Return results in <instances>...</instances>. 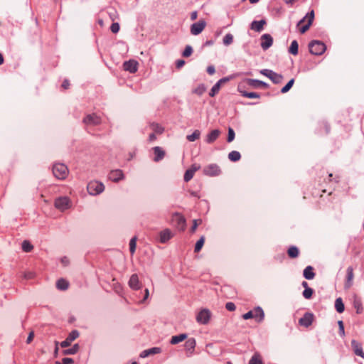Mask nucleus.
I'll use <instances>...</instances> for the list:
<instances>
[{
	"mask_svg": "<svg viewBox=\"0 0 364 364\" xmlns=\"http://www.w3.org/2000/svg\"><path fill=\"white\" fill-rule=\"evenodd\" d=\"M68 168L64 164L57 163L53 166V173L58 179H65L68 176Z\"/></svg>",
	"mask_w": 364,
	"mask_h": 364,
	"instance_id": "f257e3e1",
	"label": "nucleus"
},
{
	"mask_svg": "<svg viewBox=\"0 0 364 364\" xmlns=\"http://www.w3.org/2000/svg\"><path fill=\"white\" fill-rule=\"evenodd\" d=\"M309 51L311 54L315 55H322L326 49V45L319 41H312L309 44Z\"/></svg>",
	"mask_w": 364,
	"mask_h": 364,
	"instance_id": "f03ea898",
	"label": "nucleus"
},
{
	"mask_svg": "<svg viewBox=\"0 0 364 364\" xmlns=\"http://www.w3.org/2000/svg\"><path fill=\"white\" fill-rule=\"evenodd\" d=\"M87 189L90 195L97 196L104 191L105 186L100 181H92L88 183Z\"/></svg>",
	"mask_w": 364,
	"mask_h": 364,
	"instance_id": "7ed1b4c3",
	"label": "nucleus"
},
{
	"mask_svg": "<svg viewBox=\"0 0 364 364\" xmlns=\"http://www.w3.org/2000/svg\"><path fill=\"white\" fill-rule=\"evenodd\" d=\"M314 18V11L312 10L310 12L307 13L306 15L298 22L297 26H299L301 24H302L306 21V19L308 20V22L306 24L300 26L299 31L301 33H304L306 31H307L309 30L311 25L312 24Z\"/></svg>",
	"mask_w": 364,
	"mask_h": 364,
	"instance_id": "20e7f679",
	"label": "nucleus"
},
{
	"mask_svg": "<svg viewBox=\"0 0 364 364\" xmlns=\"http://www.w3.org/2000/svg\"><path fill=\"white\" fill-rule=\"evenodd\" d=\"M260 73L269 78L274 84H279L282 82L283 76L272 70L263 69L260 71Z\"/></svg>",
	"mask_w": 364,
	"mask_h": 364,
	"instance_id": "39448f33",
	"label": "nucleus"
},
{
	"mask_svg": "<svg viewBox=\"0 0 364 364\" xmlns=\"http://www.w3.org/2000/svg\"><path fill=\"white\" fill-rule=\"evenodd\" d=\"M211 317V312L208 309L200 310L196 316V321L199 324L205 325L208 323Z\"/></svg>",
	"mask_w": 364,
	"mask_h": 364,
	"instance_id": "423d86ee",
	"label": "nucleus"
},
{
	"mask_svg": "<svg viewBox=\"0 0 364 364\" xmlns=\"http://www.w3.org/2000/svg\"><path fill=\"white\" fill-rule=\"evenodd\" d=\"M70 200L68 197H59L55 200V207L60 211H65L70 208Z\"/></svg>",
	"mask_w": 364,
	"mask_h": 364,
	"instance_id": "0eeeda50",
	"label": "nucleus"
},
{
	"mask_svg": "<svg viewBox=\"0 0 364 364\" xmlns=\"http://www.w3.org/2000/svg\"><path fill=\"white\" fill-rule=\"evenodd\" d=\"M203 173L208 176H217L221 173V170L218 165L211 164L203 168Z\"/></svg>",
	"mask_w": 364,
	"mask_h": 364,
	"instance_id": "6e6552de",
	"label": "nucleus"
},
{
	"mask_svg": "<svg viewBox=\"0 0 364 364\" xmlns=\"http://www.w3.org/2000/svg\"><path fill=\"white\" fill-rule=\"evenodd\" d=\"M82 122L86 126H96L101 123V118L96 114H90L84 117Z\"/></svg>",
	"mask_w": 364,
	"mask_h": 364,
	"instance_id": "1a4fd4ad",
	"label": "nucleus"
},
{
	"mask_svg": "<svg viewBox=\"0 0 364 364\" xmlns=\"http://www.w3.org/2000/svg\"><path fill=\"white\" fill-rule=\"evenodd\" d=\"M206 22L204 20H200L193 23L191 26V33L192 35L197 36L200 34L205 28Z\"/></svg>",
	"mask_w": 364,
	"mask_h": 364,
	"instance_id": "9d476101",
	"label": "nucleus"
},
{
	"mask_svg": "<svg viewBox=\"0 0 364 364\" xmlns=\"http://www.w3.org/2000/svg\"><path fill=\"white\" fill-rule=\"evenodd\" d=\"M273 43V38L270 34L264 33L261 36L260 46L264 50L269 49Z\"/></svg>",
	"mask_w": 364,
	"mask_h": 364,
	"instance_id": "9b49d317",
	"label": "nucleus"
},
{
	"mask_svg": "<svg viewBox=\"0 0 364 364\" xmlns=\"http://www.w3.org/2000/svg\"><path fill=\"white\" fill-rule=\"evenodd\" d=\"M79 335L80 333L78 331L73 330L69 333L66 339L60 343V346L62 348H66L69 346L73 341H75L76 338L79 337Z\"/></svg>",
	"mask_w": 364,
	"mask_h": 364,
	"instance_id": "f8f14e48",
	"label": "nucleus"
},
{
	"mask_svg": "<svg viewBox=\"0 0 364 364\" xmlns=\"http://www.w3.org/2000/svg\"><path fill=\"white\" fill-rule=\"evenodd\" d=\"M123 68L126 71L134 73L138 70V63L135 60H129L123 63Z\"/></svg>",
	"mask_w": 364,
	"mask_h": 364,
	"instance_id": "ddd939ff",
	"label": "nucleus"
},
{
	"mask_svg": "<svg viewBox=\"0 0 364 364\" xmlns=\"http://www.w3.org/2000/svg\"><path fill=\"white\" fill-rule=\"evenodd\" d=\"M314 320V314L312 313L306 312L304 316L299 320V323L301 326L309 327L312 324Z\"/></svg>",
	"mask_w": 364,
	"mask_h": 364,
	"instance_id": "4468645a",
	"label": "nucleus"
},
{
	"mask_svg": "<svg viewBox=\"0 0 364 364\" xmlns=\"http://www.w3.org/2000/svg\"><path fill=\"white\" fill-rule=\"evenodd\" d=\"M354 273L353 267L350 266L346 269V277L345 282V289H349L353 283Z\"/></svg>",
	"mask_w": 364,
	"mask_h": 364,
	"instance_id": "2eb2a0df",
	"label": "nucleus"
},
{
	"mask_svg": "<svg viewBox=\"0 0 364 364\" xmlns=\"http://www.w3.org/2000/svg\"><path fill=\"white\" fill-rule=\"evenodd\" d=\"M173 235L170 229L166 228L159 232V241L161 243H166L173 237Z\"/></svg>",
	"mask_w": 364,
	"mask_h": 364,
	"instance_id": "dca6fc26",
	"label": "nucleus"
},
{
	"mask_svg": "<svg viewBox=\"0 0 364 364\" xmlns=\"http://www.w3.org/2000/svg\"><path fill=\"white\" fill-rule=\"evenodd\" d=\"M109 178L114 182H118L124 178V173L122 170L116 169L110 171Z\"/></svg>",
	"mask_w": 364,
	"mask_h": 364,
	"instance_id": "f3484780",
	"label": "nucleus"
},
{
	"mask_svg": "<svg viewBox=\"0 0 364 364\" xmlns=\"http://www.w3.org/2000/svg\"><path fill=\"white\" fill-rule=\"evenodd\" d=\"M351 346L356 355L364 358V352L363 350L362 345L359 342L355 340H352Z\"/></svg>",
	"mask_w": 364,
	"mask_h": 364,
	"instance_id": "a211bd4d",
	"label": "nucleus"
},
{
	"mask_svg": "<svg viewBox=\"0 0 364 364\" xmlns=\"http://www.w3.org/2000/svg\"><path fill=\"white\" fill-rule=\"evenodd\" d=\"M220 132L219 129H213L210 133H208L205 137V142L207 144L213 143L220 136Z\"/></svg>",
	"mask_w": 364,
	"mask_h": 364,
	"instance_id": "6ab92c4d",
	"label": "nucleus"
},
{
	"mask_svg": "<svg viewBox=\"0 0 364 364\" xmlns=\"http://www.w3.org/2000/svg\"><path fill=\"white\" fill-rule=\"evenodd\" d=\"M129 286L131 289L134 290H138L140 289L141 286L139 284V280L137 274H134L130 277V279L129 280Z\"/></svg>",
	"mask_w": 364,
	"mask_h": 364,
	"instance_id": "aec40b11",
	"label": "nucleus"
},
{
	"mask_svg": "<svg viewBox=\"0 0 364 364\" xmlns=\"http://www.w3.org/2000/svg\"><path fill=\"white\" fill-rule=\"evenodd\" d=\"M252 311H253V316H254L253 318H255L257 321L260 322L264 319V313L263 309L261 307L257 306V307L255 308L252 310Z\"/></svg>",
	"mask_w": 364,
	"mask_h": 364,
	"instance_id": "412c9836",
	"label": "nucleus"
},
{
	"mask_svg": "<svg viewBox=\"0 0 364 364\" xmlns=\"http://www.w3.org/2000/svg\"><path fill=\"white\" fill-rule=\"evenodd\" d=\"M161 352V349L160 348L154 347V348H151L149 349L143 350L140 354V357L146 358L150 355L158 354V353H160Z\"/></svg>",
	"mask_w": 364,
	"mask_h": 364,
	"instance_id": "4be33fe9",
	"label": "nucleus"
},
{
	"mask_svg": "<svg viewBox=\"0 0 364 364\" xmlns=\"http://www.w3.org/2000/svg\"><path fill=\"white\" fill-rule=\"evenodd\" d=\"M266 24V21L262 19L260 21H253L251 23V29L260 32L263 29L264 25Z\"/></svg>",
	"mask_w": 364,
	"mask_h": 364,
	"instance_id": "5701e85b",
	"label": "nucleus"
},
{
	"mask_svg": "<svg viewBox=\"0 0 364 364\" xmlns=\"http://www.w3.org/2000/svg\"><path fill=\"white\" fill-rule=\"evenodd\" d=\"M248 85L253 87H263L264 88H267L269 87L268 84L255 79H248L247 80Z\"/></svg>",
	"mask_w": 364,
	"mask_h": 364,
	"instance_id": "b1692460",
	"label": "nucleus"
},
{
	"mask_svg": "<svg viewBox=\"0 0 364 364\" xmlns=\"http://www.w3.org/2000/svg\"><path fill=\"white\" fill-rule=\"evenodd\" d=\"M303 276L305 279L308 280L313 279L315 277V273L314 272V268L311 266H307L303 272Z\"/></svg>",
	"mask_w": 364,
	"mask_h": 364,
	"instance_id": "393cba45",
	"label": "nucleus"
},
{
	"mask_svg": "<svg viewBox=\"0 0 364 364\" xmlns=\"http://www.w3.org/2000/svg\"><path fill=\"white\" fill-rule=\"evenodd\" d=\"M196 341L193 338H188L185 343V348L186 351L192 353L196 348Z\"/></svg>",
	"mask_w": 364,
	"mask_h": 364,
	"instance_id": "a878e982",
	"label": "nucleus"
},
{
	"mask_svg": "<svg viewBox=\"0 0 364 364\" xmlns=\"http://www.w3.org/2000/svg\"><path fill=\"white\" fill-rule=\"evenodd\" d=\"M154 161H159L163 159V158L165 156L164 151L159 146H155L154 148Z\"/></svg>",
	"mask_w": 364,
	"mask_h": 364,
	"instance_id": "bb28decb",
	"label": "nucleus"
},
{
	"mask_svg": "<svg viewBox=\"0 0 364 364\" xmlns=\"http://www.w3.org/2000/svg\"><path fill=\"white\" fill-rule=\"evenodd\" d=\"M186 333H181L176 336H173L171 337L170 341L171 344L176 345L179 343L180 342L184 341L187 338Z\"/></svg>",
	"mask_w": 364,
	"mask_h": 364,
	"instance_id": "cd10ccee",
	"label": "nucleus"
},
{
	"mask_svg": "<svg viewBox=\"0 0 364 364\" xmlns=\"http://www.w3.org/2000/svg\"><path fill=\"white\" fill-rule=\"evenodd\" d=\"M249 364H264L260 354L259 353H254L249 361Z\"/></svg>",
	"mask_w": 364,
	"mask_h": 364,
	"instance_id": "c85d7f7f",
	"label": "nucleus"
},
{
	"mask_svg": "<svg viewBox=\"0 0 364 364\" xmlns=\"http://www.w3.org/2000/svg\"><path fill=\"white\" fill-rule=\"evenodd\" d=\"M56 287L60 290H66L69 287V283L64 279H60L56 282Z\"/></svg>",
	"mask_w": 364,
	"mask_h": 364,
	"instance_id": "c756f323",
	"label": "nucleus"
},
{
	"mask_svg": "<svg viewBox=\"0 0 364 364\" xmlns=\"http://www.w3.org/2000/svg\"><path fill=\"white\" fill-rule=\"evenodd\" d=\"M335 308L338 313H343L345 310L344 304L341 297L337 298L335 301Z\"/></svg>",
	"mask_w": 364,
	"mask_h": 364,
	"instance_id": "7c9ffc66",
	"label": "nucleus"
},
{
	"mask_svg": "<svg viewBox=\"0 0 364 364\" xmlns=\"http://www.w3.org/2000/svg\"><path fill=\"white\" fill-rule=\"evenodd\" d=\"M239 92H240L241 95L245 97H247V98H259L260 97V95L257 92H247V91L240 90H239Z\"/></svg>",
	"mask_w": 364,
	"mask_h": 364,
	"instance_id": "2f4dec72",
	"label": "nucleus"
},
{
	"mask_svg": "<svg viewBox=\"0 0 364 364\" xmlns=\"http://www.w3.org/2000/svg\"><path fill=\"white\" fill-rule=\"evenodd\" d=\"M289 52L294 55H296L298 54L299 44L296 40L291 41L290 47L289 48Z\"/></svg>",
	"mask_w": 364,
	"mask_h": 364,
	"instance_id": "473e14b6",
	"label": "nucleus"
},
{
	"mask_svg": "<svg viewBox=\"0 0 364 364\" xmlns=\"http://www.w3.org/2000/svg\"><path fill=\"white\" fill-rule=\"evenodd\" d=\"M80 346L79 344L75 343L73 346L72 348L65 349L63 351V355H74L77 353L79 350Z\"/></svg>",
	"mask_w": 364,
	"mask_h": 364,
	"instance_id": "72a5a7b5",
	"label": "nucleus"
},
{
	"mask_svg": "<svg viewBox=\"0 0 364 364\" xmlns=\"http://www.w3.org/2000/svg\"><path fill=\"white\" fill-rule=\"evenodd\" d=\"M240 158H241L240 153L237 151H232L228 154V159L231 161H234V162L237 161L240 159Z\"/></svg>",
	"mask_w": 364,
	"mask_h": 364,
	"instance_id": "f704fd0d",
	"label": "nucleus"
},
{
	"mask_svg": "<svg viewBox=\"0 0 364 364\" xmlns=\"http://www.w3.org/2000/svg\"><path fill=\"white\" fill-rule=\"evenodd\" d=\"M299 251L296 246H291L288 250V255L291 258H296L299 256Z\"/></svg>",
	"mask_w": 364,
	"mask_h": 364,
	"instance_id": "c9c22d12",
	"label": "nucleus"
},
{
	"mask_svg": "<svg viewBox=\"0 0 364 364\" xmlns=\"http://www.w3.org/2000/svg\"><path fill=\"white\" fill-rule=\"evenodd\" d=\"M200 136V131L198 129L195 130L191 134L187 135L186 139L189 141H195L198 139Z\"/></svg>",
	"mask_w": 364,
	"mask_h": 364,
	"instance_id": "e433bc0d",
	"label": "nucleus"
},
{
	"mask_svg": "<svg viewBox=\"0 0 364 364\" xmlns=\"http://www.w3.org/2000/svg\"><path fill=\"white\" fill-rule=\"evenodd\" d=\"M21 247H22V250L23 252H30L33 250V246L31 244V242L29 241L24 240L22 242Z\"/></svg>",
	"mask_w": 364,
	"mask_h": 364,
	"instance_id": "4c0bfd02",
	"label": "nucleus"
},
{
	"mask_svg": "<svg viewBox=\"0 0 364 364\" xmlns=\"http://www.w3.org/2000/svg\"><path fill=\"white\" fill-rule=\"evenodd\" d=\"M205 90H206V87H205V85L202 83V84L198 85L197 86V87H196L193 90V92L200 96L205 92Z\"/></svg>",
	"mask_w": 364,
	"mask_h": 364,
	"instance_id": "58836bf2",
	"label": "nucleus"
},
{
	"mask_svg": "<svg viewBox=\"0 0 364 364\" xmlns=\"http://www.w3.org/2000/svg\"><path fill=\"white\" fill-rule=\"evenodd\" d=\"M204 242H205V237L202 236L196 243L195 248H194L195 252H198L200 251V250L202 249V247L203 246Z\"/></svg>",
	"mask_w": 364,
	"mask_h": 364,
	"instance_id": "ea45409f",
	"label": "nucleus"
},
{
	"mask_svg": "<svg viewBox=\"0 0 364 364\" xmlns=\"http://www.w3.org/2000/svg\"><path fill=\"white\" fill-rule=\"evenodd\" d=\"M151 129L157 134H161L164 132V128L158 123H151L150 124Z\"/></svg>",
	"mask_w": 364,
	"mask_h": 364,
	"instance_id": "a19ab883",
	"label": "nucleus"
},
{
	"mask_svg": "<svg viewBox=\"0 0 364 364\" xmlns=\"http://www.w3.org/2000/svg\"><path fill=\"white\" fill-rule=\"evenodd\" d=\"M225 46H229L233 42V36L231 33H227L223 40Z\"/></svg>",
	"mask_w": 364,
	"mask_h": 364,
	"instance_id": "79ce46f5",
	"label": "nucleus"
},
{
	"mask_svg": "<svg viewBox=\"0 0 364 364\" xmlns=\"http://www.w3.org/2000/svg\"><path fill=\"white\" fill-rule=\"evenodd\" d=\"M221 85H219V83H215L211 88L210 91L209 92V95L210 97H214L216 94L218 93Z\"/></svg>",
	"mask_w": 364,
	"mask_h": 364,
	"instance_id": "37998d69",
	"label": "nucleus"
},
{
	"mask_svg": "<svg viewBox=\"0 0 364 364\" xmlns=\"http://www.w3.org/2000/svg\"><path fill=\"white\" fill-rule=\"evenodd\" d=\"M136 246V237H134L130 240L129 242V251L132 255L135 252Z\"/></svg>",
	"mask_w": 364,
	"mask_h": 364,
	"instance_id": "c03bdc74",
	"label": "nucleus"
},
{
	"mask_svg": "<svg viewBox=\"0 0 364 364\" xmlns=\"http://www.w3.org/2000/svg\"><path fill=\"white\" fill-rule=\"evenodd\" d=\"M294 83V79H291L287 84L286 85H284L282 90H281V92L282 93H286L291 88V87L293 86Z\"/></svg>",
	"mask_w": 364,
	"mask_h": 364,
	"instance_id": "a18cd8bd",
	"label": "nucleus"
},
{
	"mask_svg": "<svg viewBox=\"0 0 364 364\" xmlns=\"http://www.w3.org/2000/svg\"><path fill=\"white\" fill-rule=\"evenodd\" d=\"M194 174L195 173L193 172L192 170H190L189 168L186 170L183 176L184 181L188 182L189 181H191L193 178Z\"/></svg>",
	"mask_w": 364,
	"mask_h": 364,
	"instance_id": "49530a36",
	"label": "nucleus"
},
{
	"mask_svg": "<svg viewBox=\"0 0 364 364\" xmlns=\"http://www.w3.org/2000/svg\"><path fill=\"white\" fill-rule=\"evenodd\" d=\"M313 293H314V290L309 287V288L304 289L302 294L305 299H309L311 298Z\"/></svg>",
	"mask_w": 364,
	"mask_h": 364,
	"instance_id": "de8ad7c7",
	"label": "nucleus"
},
{
	"mask_svg": "<svg viewBox=\"0 0 364 364\" xmlns=\"http://www.w3.org/2000/svg\"><path fill=\"white\" fill-rule=\"evenodd\" d=\"M193 53V48L188 45L186 46L183 53H182V55L185 58H188Z\"/></svg>",
	"mask_w": 364,
	"mask_h": 364,
	"instance_id": "09e8293b",
	"label": "nucleus"
},
{
	"mask_svg": "<svg viewBox=\"0 0 364 364\" xmlns=\"http://www.w3.org/2000/svg\"><path fill=\"white\" fill-rule=\"evenodd\" d=\"M235 136V134L234 130L230 127L228 129V139H227L228 142H229V143L232 142L234 140Z\"/></svg>",
	"mask_w": 364,
	"mask_h": 364,
	"instance_id": "8fccbe9b",
	"label": "nucleus"
},
{
	"mask_svg": "<svg viewBox=\"0 0 364 364\" xmlns=\"http://www.w3.org/2000/svg\"><path fill=\"white\" fill-rule=\"evenodd\" d=\"M120 28L119 24L117 22L112 23L110 26V30L112 33H117L119 32Z\"/></svg>",
	"mask_w": 364,
	"mask_h": 364,
	"instance_id": "3c124183",
	"label": "nucleus"
},
{
	"mask_svg": "<svg viewBox=\"0 0 364 364\" xmlns=\"http://www.w3.org/2000/svg\"><path fill=\"white\" fill-rule=\"evenodd\" d=\"M55 364H73V360L70 358H64L62 361H56Z\"/></svg>",
	"mask_w": 364,
	"mask_h": 364,
	"instance_id": "603ef678",
	"label": "nucleus"
},
{
	"mask_svg": "<svg viewBox=\"0 0 364 364\" xmlns=\"http://www.w3.org/2000/svg\"><path fill=\"white\" fill-rule=\"evenodd\" d=\"M338 327H339V330H338L339 334L341 336H344L345 331H344L343 322L342 321H338Z\"/></svg>",
	"mask_w": 364,
	"mask_h": 364,
	"instance_id": "864d4df0",
	"label": "nucleus"
},
{
	"mask_svg": "<svg viewBox=\"0 0 364 364\" xmlns=\"http://www.w3.org/2000/svg\"><path fill=\"white\" fill-rule=\"evenodd\" d=\"M225 308L227 310H228L230 311H233L235 310L236 306L233 302H228L225 304Z\"/></svg>",
	"mask_w": 364,
	"mask_h": 364,
	"instance_id": "5fc2aeb1",
	"label": "nucleus"
},
{
	"mask_svg": "<svg viewBox=\"0 0 364 364\" xmlns=\"http://www.w3.org/2000/svg\"><path fill=\"white\" fill-rule=\"evenodd\" d=\"M242 317L245 320L250 319V318H253L254 316H253L252 310V311H249L247 313H245V314H243Z\"/></svg>",
	"mask_w": 364,
	"mask_h": 364,
	"instance_id": "6e6d98bb",
	"label": "nucleus"
},
{
	"mask_svg": "<svg viewBox=\"0 0 364 364\" xmlns=\"http://www.w3.org/2000/svg\"><path fill=\"white\" fill-rule=\"evenodd\" d=\"M354 306L356 309V312L358 314H360L362 312L363 308L361 306V304L359 302H355Z\"/></svg>",
	"mask_w": 364,
	"mask_h": 364,
	"instance_id": "4d7b16f0",
	"label": "nucleus"
},
{
	"mask_svg": "<svg viewBox=\"0 0 364 364\" xmlns=\"http://www.w3.org/2000/svg\"><path fill=\"white\" fill-rule=\"evenodd\" d=\"M207 73L210 75H213L215 73V67L213 65H209L208 68H207Z\"/></svg>",
	"mask_w": 364,
	"mask_h": 364,
	"instance_id": "13d9d810",
	"label": "nucleus"
},
{
	"mask_svg": "<svg viewBox=\"0 0 364 364\" xmlns=\"http://www.w3.org/2000/svg\"><path fill=\"white\" fill-rule=\"evenodd\" d=\"M200 168V166L196 164H193L191 165L190 170H192L193 172L195 173L197 171H198Z\"/></svg>",
	"mask_w": 364,
	"mask_h": 364,
	"instance_id": "bf43d9fd",
	"label": "nucleus"
},
{
	"mask_svg": "<svg viewBox=\"0 0 364 364\" xmlns=\"http://www.w3.org/2000/svg\"><path fill=\"white\" fill-rule=\"evenodd\" d=\"M60 262L64 267L68 266L70 263L69 259L67 257H62Z\"/></svg>",
	"mask_w": 364,
	"mask_h": 364,
	"instance_id": "052dcab7",
	"label": "nucleus"
},
{
	"mask_svg": "<svg viewBox=\"0 0 364 364\" xmlns=\"http://www.w3.org/2000/svg\"><path fill=\"white\" fill-rule=\"evenodd\" d=\"M185 64V61L183 60H178L176 62V66L177 68H182Z\"/></svg>",
	"mask_w": 364,
	"mask_h": 364,
	"instance_id": "680f3d73",
	"label": "nucleus"
},
{
	"mask_svg": "<svg viewBox=\"0 0 364 364\" xmlns=\"http://www.w3.org/2000/svg\"><path fill=\"white\" fill-rule=\"evenodd\" d=\"M230 80V77H223L221 79H220L217 83H219L220 85H221L222 84L225 83V82H227Z\"/></svg>",
	"mask_w": 364,
	"mask_h": 364,
	"instance_id": "e2e57ef3",
	"label": "nucleus"
},
{
	"mask_svg": "<svg viewBox=\"0 0 364 364\" xmlns=\"http://www.w3.org/2000/svg\"><path fill=\"white\" fill-rule=\"evenodd\" d=\"M69 86H70V82H69L68 80H64V81L62 83V87L64 89H68L69 87Z\"/></svg>",
	"mask_w": 364,
	"mask_h": 364,
	"instance_id": "0e129e2a",
	"label": "nucleus"
},
{
	"mask_svg": "<svg viewBox=\"0 0 364 364\" xmlns=\"http://www.w3.org/2000/svg\"><path fill=\"white\" fill-rule=\"evenodd\" d=\"M33 337H34V333H33V332H31V333H29V335H28V338H27V340H26L27 343H30L32 341V340H33Z\"/></svg>",
	"mask_w": 364,
	"mask_h": 364,
	"instance_id": "69168bd1",
	"label": "nucleus"
},
{
	"mask_svg": "<svg viewBox=\"0 0 364 364\" xmlns=\"http://www.w3.org/2000/svg\"><path fill=\"white\" fill-rule=\"evenodd\" d=\"M214 43V41L213 40H208L206 41L204 43H203V46L206 47V46H210L212 45H213Z\"/></svg>",
	"mask_w": 364,
	"mask_h": 364,
	"instance_id": "338daca9",
	"label": "nucleus"
},
{
	"mask_svg": "<svg viewBox=\"0 0 364 364\" xmlns=\"http://www.w3.org/2000/svg\"><path fill=\"white\" fill-rule=\"evenodd\" d=\"M197 16H198V13L197 11H193L191 14V19L192 21H194L197 18Z\"/></svg>",
	"mask_w": 364,
	"mask_h": 364,
	"instance_id": "774afa93",
	"label": "nucleus"
}]
</instances>
